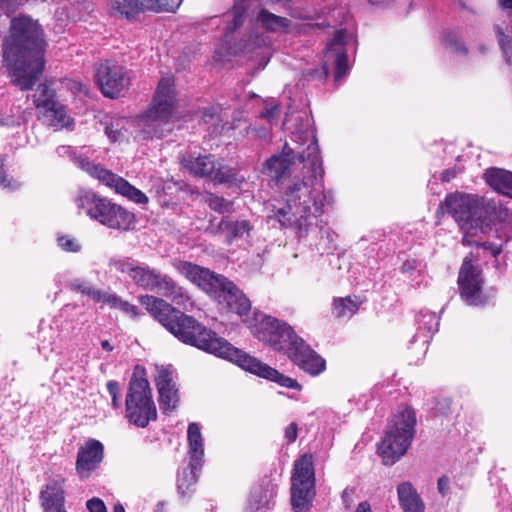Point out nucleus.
Wrapping results in <instances>:
<instances>
[{
	"instance_id": "4be33fe9",
	"label": "nucleus",
	"mask_w": 512,
	"mask_h": 512,
	"mask_svg": "<svg viewBox=\"0 0 512 512\" xmlns=\"http://www.w3.org/2000/svg\"><path fill=\"white\" fill-rule=\"evenodd\" d=\"M63 480L51 479L40 491V504L44 512H67Z\"/></svg>"
},
{
	"instance_id": "c9c22d12",
	"label": "nucleus",
	"mask_w": 512,
	"mask_h": 512,
	"mask_svg": "<svg viewBox=\"0 0 512 512\" xmlns=\"http://www.w3.org/2000/svg\"><path fill=\"white\" fill-rule=\"evenodd\" d=\"M419 329L426 330V334H424V340L423 343H428V339L431 337L432 334L437 332L438 326H439V318L434 312H427L421 316L419 319Z\"/></svg>"
},
{
	"instance_id": "09e8293b",
	"label": "nucleus",
	"mask_w": 512,
	"mask_h": 512,
	"mask_svg": "<svg viewBox=\"0 0 512 512\" xmlns=\"http://www.w3.org/2000/svg\"><path fill=\"white\" fill-rule=\"evenodd\" d=\"M89 512H107L104 502L99 498H92L87 502Z\"/></svg>"
},
{
	"instance_id": "a211bd4d",
	"label": "nucleus",
	"mask_w": 512,
	"mask_h": 512,
	"mask_svg": "<svg viewBox=\"0 0 512 512\" xmlns=\"http://www.w3.org/2000/svg\"><path fill=\"white\" fill-rule=\"evenodd\" d=\"M96 81L105 96L114 98L128 88L130 77L123 66L105 61L97 69Z\"/></svg>"
},
{
	"instance_id": "9d476101",
	"label": "nucleus",
	"mask_w": 512,
	"mask_h": 512,
	"mask_svg": "<svg viewBox=\"0 0 512 512\" xmlns=\"http://www.w3.org/2000/svg\"><path fill=\"white\" fill-rule=\"evenodd\" d=\"M126 418L129 423L145 428L157 419V409L147 379L133 377L126 396Z\"/></svg>"
},
{
	"instance_id": "0eeeda50",
	"label": "nucleus",
	"mask_w": 512,
	"mask_h": 512,
	"mask_svg": "<svg viewBox=\"0 0 512 512\" xmlns=\"http://www.w3.org/2000/svg\"><path fill=\"white\" fill-rule=\"evenodd\" d=\"M441 209L450 214L463 231V243L479 245V233L484 234L488 226L482 219L483 209L476 196L453 193L445 198Z\"/></svg>"
},
{
	"instance_id": "cd10ccee",
	"label": "nucleus",
	"mask_w": 512,
	"mask_h": 512,
	"mask_svg": "<svg viewBox=\"0 0 512 512\" xmlns=\"http://www.w3.org/2000/svg\"><path fill=\"white\" fill-rule=\"evenodd\" d=\"M273 499V491L262 487L255 488L248 501L246 512H265Z\"/></svg>"
},
{
	"instance_id": "e2e57ef3",
	"label": "nucleus",
	"mask_w": 512,
	"mask_h": 512,
	"mask_svg": "<svg viewBox=\"0 0 512 512\" xmlns=\"http://www.w3.org/2000/svg\"><path fill=\"white\" fill-rule=\"evenodd\" d=\"M78 91L79 92H86V87L82 84H78Z\"/></svg>"
},
{
	"instance_id": "6e6552de",
	"label": "nucleus",
	"mask_w": 512,
	"mask_h": 512,
	"mask_svg": "<svg viewBox=\"0 0 512 512\" xmlns=\"http://www.w3.org/2000/svg\"><path fill=\"white\" fill-rule=\"evenodd\" d=\"M111 265L117 271L128 275L139 287L155 291L178 305L184 304L189 299L185 290L170 276L147 265H139L126 260H114Z\"/></svg>"
},
{
	"instance_id": "a878e982",
	"label": "nucleus",
	"mask_w": 512,
	"mask_h": 512,
	"mask_svg": "<svg viewBox=\"0 0 512 512\" xmlns=\"http://www.w3.org/2000/svg\"><path fill=\"white\" fill-rule=\"evenodd\" d=\"M485 180L494 190L512 198V172L491 168L486 171Z\"/></svg>"
},
{
	"instance_id": "5fc2aeb1",
	"label": "nucleus",
	"mask_w": 512,
	"mask_h": 512,
	"mask_svg": "<svg viewBox=\"0 0 512 512\" xmlns=\"http://www.w3.org/2000/svg\"><path fill=\"white\" fill-rule=\"evenodd\" d=\"M370 5L384 7L394 3L396 0H366Z\"/></svg>"
},
{
	"instance_id": "423d86ee",
	"label": "nucleus",
	"mask_w": 512,
	"mask_h": 512,
	"mask_svg": "<svg viewBox=\"0 0 512 512\" xmlns=\"http://www.w3.org/2000/svg\"><path fill=\"white\" fill-rule=\"evenodd\" d=\"M175 103L174 80L163 77L158 83L151 106L139 119L145 138H161L172 130L170 119Z\"/></svg>"
},
{
	"instance_id": "f3484780",
	"label": "nucleus",
	"mask_w": 512,
	"mask_h": 512,
	"mask_svg": "<svg viewBox=\"0 0 512 512\" xmlns=\"http://www.w3.org/2000/svg\"><path fill=\"white\" fill-rule=\"evenodd\" d=\"M458 284L461 298L468 305H484L487 302L482 292L483 277L478 266L472 263V259L465 257L461 266Z\"/></svg>"
},
{
	"instance_id": "72a5a7b5",
	"label": "nucleus",
	"mask_w": 512,
	"mask_h": 512,
	"mask_svg": "<svg viewBox=\"0 0 512 512\" xmlns=\"http://www.w3.org/2000/svg\"><path fill=\"white\" fill-rule=\"evenodd\" d=\"M69 286L71 287V289H73L75 291H79L82 294H85V295L91 297L96 302H102L103 303L104 298L106 297V295L108 293V292L96 289L90 283L82 281L80 279L72 280L69 283Z\"/></svg>"
},
{
	"instance_id": "2f4dec72",
	"label": "nucleus",
	"mask_w": 512,
	"mask_h": 512,
	"mask_svg": "<svg viewBox=\"0 0 512 512\" xmlns=\"http://www.w3.org/2000/svg\"><path fill=\"white\" fill-rule=\"evenodd\" d=\"M201 467H194L192 460H189L188 467L184 468L179 474L177 479L178 489L182 494H185L191 486L198 481L197 471Z\"/></svg>"
},
{
	"instance_id": "c756f323",
	"label": "nucleus",
	"mask_w": 512,
	"mask_h": 512,
	"mask_svg": "<svg viewBox=\"0 0 512 512\" xmlns=\"http://www.w3.org/2000/svg\"><path fill=\"white\" fill-rule=\"evenodd\" d=\"M181 0H137L138 12H174L181 5Z\"/></svg>"
},
{
	"instance_id": "680f3d73",
	"label": "nucleus",
	"mask_w": 512,
	"mask_h": 512,
	"mask_svg": "<svg viewBox=\"0 0 512 512\" xmlns=\"http://www.w3.org/2000/svg\"><path fill=\"white\" fill-rule=\"evenodd\" d=\"M113 512H125L122 505H116Z\"/></svg>"
},
{
	"instance_id": "a19ab883",
	"label": "nucleus",
	"mask_w": 512,
	"mask_h": 512,
	"mask_svg": "<svg viewBox=\"0 0 512 512\" xmlns=\"http://www.w3.org/2000/svg\"><path fill=\"white\" fill-rule=\"evenodd\" d=\"M499 43L502 47L503 53L507 57V61L510 62L511 49H512V27L511 30H507V34L498 30Z\"/></svg>"
},
{
	"instance_id": "a18cd8bd",
	"label": "nucleus",
	"mask_w": 512,
	"mask_h": 512,
	"mask_svg": "<svg viewBox=\"0 0 512 512\" xmlns=\"http://www.w3.org/2000/svg\"><path fill=\"white\" fill-rule=\"evenodd\" d=\"M280 113V106L276 102L267 104L265 109L261 112L260 116L267 119L270 122L276 120Z\"/></svg>"
},
{
	"instance_id": "c85d7f7f",
	"label": "nucleus",
	"mask_w": 512,
	"mask_h": 512,
	"mask_svg": "<svg viewBox=\"0 0 512 512\" xmlns=\"http://www.w3.org/2000/svg\"><path fill=\"white\" fill-rule=\"evenodd\" d=\"M359 307L360 301L357 297L337 298L333 302V313L338 318H351Z\"/></svg>"
},
{
	"instance_id": "9b49d317",
	"label": "nucleus",
	"mask_w": 512,
	"mask_h": 512,
	"mask_svg": "<svg viewBox=\"0 0 512 512\" xmlns=\"http://www.w3.org/2000/svg\"><path fill=\"white\" fill-rule=\"evenodd\" d=\"M291 485V505L294 512H306L315 496L313 457L304 454L294 463Z\"/></svg>"
},
{
	"instance_id": "6e6d98bb",
	"label": "nucleus",
	"mask_w": 512,
	"mask_h": 512,
	"mask_svg": "<svg viewBox=\"0 0 512 512\" xmlns=\"http://www.w3.org/2000/svg\"><path fill=\"white\" fill-rule=\"evenodd\" d=\"M354 512H372L371 505L367 501L360 502Z\"/></svg>"
},
{
	"instance_id": "aec40b11",
	"label": "nucleus",
	"mask_w": 512,
	"mask_h": 512,
	"mask_svg": "<svg viewBox=\"0 0 512 512\" xmlns=\"http://www.w3.org/2000/svg\"><path fill=\"white\" fill-rule=\"evenodd\" d=\"M288 356L297 366L312 376L321 374L326 368L325 360L302 338L295 340L294 347L289 351Z\"/></svg>"
},
{
	"instance_id": "f704fd0d",
	"label": "nucleus",
	"mask_w": 512,
	"mask_h": 512,
	"mask_svg": "<svg viewBox=\"0 0 512 512\" xmlns=\"http://www.w3.org/2000/svg\"><path fill=\"white\" fill-rule=\"evenodd\" d=\"M103 303L109 305L112 308L119 309L132 318H136L139 315L138 308L136 306L122 300L116 294L107 293Z\"/></svg>"
},
{
	"instance_id": "f03ea898",
	"label": "nucleus",
	"mask_w": 512,
	"mask_h": 512,
	"mask_svg": "<svg viewBox=\"0 0 512 512\" xmlns=\"http://www.w3.org/2000/svg\"><path fill=\"white\" fill-rule=\"evenodd\" d=\"M140 303L159 323L183 343L229 360L242 369L275 382L282 387L301 389L297 380L280 373L275 368L234 347L226 339L219 337L193 317L176 310L162 298L144 295L140 297Z\"/></svg>"
},
{
	"instance_id": "864d4df0",
	"label": "nucleus",
	"mask_w": 512,
	"mask_h": 512,
	"mask_svg": "<svg viewBox=\"0 0 512 512\" xmlns=\"http://www.w3.org/2000/svg\"><path fill=\"white\" fill-rule=\"evenodd\" d=\"M416 269V261L415 260H407L402 265V271L404 273L411 274Z\"/></svg>"
},
{
	"instance_id": "4d7b16f0",
	"label": "nucleus",
	"mask_w": 512,
	"mask_h": 512,
	"mask_svg": "<svg viewBox=\"0 0 512 512\" xmlns=\"http://www.w3.org/2000/svg\"><path fill=\"white\" fill-rule=\"evenodd\" d=\"M455 177V172L453 170H446L443 174H442V180L443 181H450L451 179H453Z\"/></svg>"
},
{
	"instance_id": "7ed1b4c3",
	"label": "nucleus",
	"mask_w": 512,
	"mask_h": 512,
	"mask_svg": "<svg viewBox=\"0 0 512 512\" xmlns=\"http://www.w3.org/2000/svg\"><path fill=\"white\" fill-rule=\"evenodd\" d=\"M46 42L39 23L27 15L11 19L3 40V64L11 82L20 90L33 88L45 66Z\"/></svg>"
},
{
	"instance_id": "8fccbe9b",
	"label": "nucleus",
	"mask_w": 512,
	"mask_h": 512,
	"mask_svg": "<svg viewBox=\"0 0 512 512\" xmlns=\"http://www.w3.org/2000/svg\"><path fill=\"white\" fill-rule=\"evenodd\" d=\"M298 436V427L296 423H290L285 429V439L288 443H293Z\"/></svg>"
},
{
	"instance_id": "79ce46f5",
	"label": "nucleus",
	"mask_w": 512,
	"mask_h": 512,
	"mask_svg": "<svg viewBox=\"0 0 512 512\" xmlns=\"http://www.w3.org/2000/svg\"><path fill=\"white\" fill-rule=\"evenodd\" d=\"M58 245L67 252H78L81 249V245L74 238L68 236H61L57 239Z\"/></svg>"
},
{
	"instance_id": "603ef678",
	"label": "nucleus",
	"mask_w": 512,
	"mask_h": 512,
	"mask_svg": "<svg viewBox=\"0 0 512 512\" xmlns=\"http://www.w3.org/2000/svg\"><path fill=\"white\" fill-rule=\"evenodd\" d=\"M56 152L59 156L61 157H72L73 156V150H72V147L71 146H59L57 149H56Z\"/></svg>"
},
{
	"instance_id": "bb28decb",
	"label": "nucleus",
	"mask_w": 512,
	"mask_h": 512,
	"mask_svg": "<svg viewBox=\"0 0 512 512\" xmlns=\"http://www.w3.org/2000/svg\"><path fill=\"white\" fill-rule=\"evenodd\" d=\"M257 21L263 28L271 32H288L292 25L289 19L271 13L266 9L259 11Z\"/></svg>"
},
{
	"instance_id": "ea45409f",
	"label": "nucleus",
	"mask_w": 512,
	"mask_h": 512,
	"mask_svg": "<svg viewBox=\"0 0 512 512\" xmlns=\"http://www.w3.org/2000/svg\"><path fill=\"white\" fill-rule=\"evenodd\" d=\"M3 166L4 160L0 159V187L11 191L19 189L21 186L20 183L17 180L8 177L5 173Z\"/></svg>"
},
{
	"instance_id": "1a4fd4ad",
	"label": "nucleus",
	"mask_w": 512,
	"mask_h": 512,
	"mask_svg": "<svg viewBox=\"0 0 512 512\" xmlns=\"http://www.w3.org/2000/svg\"><path fill=\"white\" fill-rule=\"evenodd\" d=\"M79 207L92 219L110 229L128 231L135 225L133 213L91 192H87L79 198Z\"/></svg>"
},
{
	"instance_id": "ddd939ff",
	"label": "nucleus",
	"mask_w": 512,
	"mask_h": 512,
	"mask_svg": "<svg viewBox=\"0 0 512 512\" xmlns=\"http://www.w3.org/2000/svg\"><path fill=\"white\" fill-rule=\"evenodd\" d=\"M353 42L354 36L352 33L345 29L337 31L324 52L322 72L314 71L309 73V75L312 78H327L329 66L333 65L335 68V82L340 83L349 72L346 47Z\"/></svg>"
},
{
	"instance_id": "4c0bfd02",
	"label": "nucleus",
	"mask_w": 512,
	"mask_h": 512,
	"mask_svg": "<svg viewBox=\"0 0 512 512\" xmlns=\"http://www.w3.org/2000/svg\"><path fill=\"white\" fill-rule=\"evenodd\" d=\"M206 203L210 209H212L218 213H221V214L230 213L233 210L232 202L226 200L223 197H220V196H217L214 194H210L207 197Z\"/></svg>"
},
{
	"instance_id": "49530a36",
	"label": "nucleus",
	"mask_w": 512,
	"mask_h": 512,
	"mask_svg": "<svg viewBox=\"0 0 512 512\" xmlns=\"http://www.w3.org/2000/svg\"><path fill=\"white\" fill-rule=\"evenodd\" d=\"M245 20V11L241 8H236L233 11V19L231 24L228 26V30L230 32L236 30L238 27H240Z\"/></svg>"
},
{
	"instance_id": "052dcab7",
	"label": "nucleus",
	"mask_w": 512,
	"mask_h": 512,
	"mask_svg": "<svg viewBox=\"0 0 512 512\" xmlns=\"http://www.w3.org/2000/svg\"><path fill=\"white\" fill-rule=\"evenodd\" d=\"M500 253H501V249L499 247H496V248L492 249V255L494 257H497V255H499Z\"/></svg>"
},
{
	"instance_id": "5701e85b",
	"label": "nucleus",
	"mask_w": 512,
	"mask_h": 512,
	"mask_svg": "<svg viewBox=\"0 0 512 512\" xmlns=\"http://www.w3.org/2000/svg\"><path fill=\"white\" fill-rule=\"evenodd\" d=\"M250 230L251 225L249 221L245 219L231 220L228 218H223L217 224H214L213 221H211L208 227V231L210 233L224 235L228 244H231L236 239L249 236Z\"/></svg>"
},
{
	"instance_id": "e433bc0d",
	"label": "nucleus",
	"mask_w": 512,
	"mask_h": 512,
	"mask_svg": "<svg viewBox=\"0 0 512 512\" xmlns=\"http://www.w3.org/2000/svg\"><path fill=\"white\" fill-rule=\"evenodd\" d=\"M201 120L205 124H211L214 127V132H221L224 128V125L221 124L223 117L219 113L218 107L211 106L206 108L202 113Z\"/></svg>"
},
{
	"instance_id": "7c9ffc66",
	"label": "nucleus",
	"mask_w": 512,
	"mask_h": 512,
	"mask_svg": "<svg viewBox=\"0 0 512 512\" xmlns=\"http://www.w3.org/2000/svg\"><path fill=\"white\" fill-rule=\"evenodd\" d=\"M33 111L31 108H23L20 105L11 107L9 114L1 118L0 124L5 126H20L29 121Z\"/></svg>"
},
{
	"instance_id": "6ab92c4d",
	"label": "nucleus",
	"mask_w": 512,
	"mask_h": 512,
	"mask_svg": "<svg viewBox=\"0 0 512 512\" xmlns=\"http://www.w3.org/2000/svg\"><path fill=\"white\" fill-rule=\"evenodd\" d=\"M155 383L159 394V406L163 413L174 411L179 402L178 388L169 367H157Z\"/></svg>"
},
{
	"instance_id": "20e7f679",
	"label": "nucleus",
	"mask_w": 512,
	"mask_h": 512,
	"mask_svg": "<svg viewBox=\"0 0 512 512\" xmlns=\"http://www.w3.org/2000/svg\"><path fill=\"white\" fill-rule=\"evenodd\" d=\"M174 267L229 311L241 317L248 315L251 308L249 299L226 277L187 261H177Z\"/></svg>"
},
{
	"instance_id": "13d9d810",
	"label": "nucleus",
	"mask_w": 512,
	"mask_h": 512,
	"mask_svg": "<svg viewBox=\"0 0 512 512\" xmlns=\"http://www.w3.org/2000/svg\"><path fill=\"white\" fill-rule=\"evenodd\" d=\"M499 3L503 8H506V9L512 8V0H499Z\"/></svg>"
},
{
	"instance_id": "2eb2a0df",
	"label": "nucleus",
	"mask_w": 512,
	"mask_h": 512,
	"mask_svg": "<svg viewBox=\"0 0 512 512\" xmlns=\"http://www.w3.org/2000/svg\"><path fill=\"white\" fill-rule=\"evenodd\" d=\"M181 163L190 174L196 177L206 178L221 184L242 181L237 177L234 168L223 165L213 155L184 156Z\"/></svg>"
},
{
	"instance_id": "58836bf2",
	"label": "nucleus",
	"mask_w": 512,
	"mask_h": 512,
	"mask_svg": "<svg viewBox=\"0 0 512 512\" xmlns=\"http://www.w3.org/2000/svg\"><path fill=\"white\" fill-rule=\"evenodd\" d=\"M112 7L119 14L127 18L138 12L137 0H114Z\"/></svg>"
},
{
	"instance_id": "393cba45",
	"label": "nucleus",
	"mask_w": 512,
	"mask_h": 512,
	"mask_svg": "<svg viewBox=\"0 0 512 512\" xmlns=\"http://www.w3.org/2000/svg\"><path fill=\"white\" fill-rule=\"evenodd\" d=\"M188 454L194 467L204 463V438L198 423H190L187 429Z\"/></svg>"
},
{
	"instance_id": "c03bdc74",
	"label": "nucleus",
	"mask_w": 512,
	"mask_h": 512,
	"mask_svg": "<svg viewBox=\"0 0 512 512\" xmlns=\"http://www.w3.org/2000/svg\"><path fill=\"white\" fill-rule=\"evenodd\" d=\"M269 2L270 4H279L280 7L293 18H305L298 9L291 6V0H269Z\"/></svg>"
},
{
	"instance_id": "dca6fc26",
	"label": "nucleus",
	"mask_w": 512,
	"mask_h": 512,
	"mask_svg": "<svg viewBox=\"0 0 512 512\" xmlns=\"http://www.w3.org/2000/svg\"><path fill=\"white\" fill-rule=\"evenodd\" d=\"M76 164L82 170L97 178L100 182L114 188L117 193L128 198L130 201L137 204H146L148 202V197L142 191L132 186L122 177H119L111 171L94 164L89 159L81 157L77 158Z\"/></svg>"
},
{
	"instance_id": "bf43d9fd",
	"label": "nucleus",
	"mask_w": 512,
	"mask_h": 512,
	"mask_svg": "<svg viewBox=\"0 0 512 512\" xmlns=\"http://www.w3.org/2000/svg\"><path fill=\"white\" fill-rule=\"evenodd\" d=\"M101 346H102V348H103L104 350H106V351H112V350H113L112 345H111V344H110V342H109V341H107V340L102 341V342H101Z\"/></svg>"
},
{
	"instance_id": "b1692460",
	"label": "nucleus",
	"mask_w": 512,
	"mask_h": 512,
	"mask_svg": "<svg viewBox=\"0 0 512 512\" xmlns=\"http://www.w3.org/2000/svg\"><path fill=\"white\" fill-rule=\"evenodd\" d=\"M397 496L399 506L403 512L425 511V503L411 482L404 481L398 484Z\"/></svg>"
},
{
	"instance_id": "412c9836",
	"label": "nucleus",
	"mask_w": 512,
	"mask_h": 512,
	"mask_svg": "<svg viewBox=\"0 0 512 512\" xmlns=\"http://www.w3.org/2000/svg\"><path fill=\"white\" fill-rule=\"evenodd\" d=\"M104 457L103 444L95 439H89L77 453L76 471L81 479L88 478L95 471Z\"/></svg>"
},
{
	"instance_id": "37998d69",
	"label": "nucleus",
	"mask_w": 512,
	"mask_h": 512,
	"mask_svg": "<svg viewBox=\"0 0 512 512\" xmlns=\"http://www.w3.org/2000/svg\"><path fill=\"white\" fill-rule=\"evenodd\" d=\"M123 120H117L115 123H111L106 127V134L112 141H119L124 138V133L122 132L121 123Z\"/></svg>"
},
{
	"instance_id": "4468645a",
	"label": "nucleus",
	"mask_w": 512,
	"mask_h": 512,
	"mask_svg": "<svg viewBox=\"0 0 512 512\" xmlns=\"http://www.w3.org/2000/svg\"><path fill=\"white\" fill-rule=\"evenodd\" d=\"M33 103L40 111L39 119L47 126L58 130L72 124L64 106L56 100L55 90L46 82L38 85Z\"/></svg>"
},
{
	"instance_id": "3c124183",
	"label": "nucleus",
	"mask_w": 512,
	"mask_h": 512,
	"mask_svg": "<svg viewBox=\"0 0 512 512\" xmlns=\"http://www.w3.org/2000/svg\"><path fill=\"white\" fill-rule=\"evenodd\" d=\"M437 488L442 496H445L450 488V480L447 476H442L438 479Z\"/></svg>"
},
{
	"instance_id": "f257e3e1",
	"label": "nucleus",
	"mask_w": 512,
	"mask_h": 512,
	"mask_svg": "<svg viewBox=\"0 0 512 512\" xmlns=\"http://www.w3.org/2000/svg\"><path fill=\"white\" fill-rule=\"evenodd\" d=\"M301 125L291 124L292 113H287L283 125L295 136L297 148L286 143L280 154L266 160L263 172L279 184L283 206L277 208L271 217L281 227L290 228L299 239L307 238L321 226L324 207L329 204L331 195L325 190L324 169L319 154L314 131L310 129L309 118L304 113L295 120Z\"/></svg>"
},
{
	"instance_id": "f8f14e48",
	"label": "nucleus",
	"mask_w": 512,
	"mask_h": 512,
	"mask_svg": "<svg viewBox=\"0 0 512 512\" xmlns=\"http://www.w3.org/2000/svg\"><path fill=\"white\" fill-rule=\"evenodd\" d=\"M250 328L260 341L287 354L294 347L295 340L301 339L285 322L263 314H255V324H250Z\"/></svg>"
},
{
	"instance_id": "39448f33",
	"label": "nucleus",
	"mask_w": 512,
	"mask_h": 512,
	"mask_svg": "<svg viewBox=\"0 0 512 512\" xmlns=\"http://www.w3.org/2000/svg\"><path fill=\"white\" fill-rule=\"evenodd\" d=\"M415 425L416 413L411 407H399L392 415L377 448L385 465H393L406 454L415 435Z\"/></svg>"
},
{
	"instance_id": "473e14b6",
	"label": "nucleus",
	"mask_w": 512,
	"mask_h": 512,
	"mask_svg": "<svg viewBox=\"0 0 512 512\" xmlns=\"http://www.w3.org/2000/svg\"><path fill=\"white\" fill-rule=\"evenodd\" d=\"M441 42L443 46L453 53L464 55L467 52L465 44L461 41L457 31L446 30L442 33Z\"/></svg>"
},
{
	"instance_id": "de8ad7c7",
	"label": "nucleus",
	"mask_w": 512,
	"mask_h": 512,
	"mask_svg": "<svg viewBox=\"0 0 512 512\" xmlns=\"http://www.w3.org/2000/svg\"><path fill=\"white\" fill-rule=\"evenodd\" d=\"M107 390L112 398V406L114 408H119L120 404L117 398L119 393V384L116 381H109L107 383Z\"/></svg>"
}]
</instances>
